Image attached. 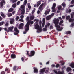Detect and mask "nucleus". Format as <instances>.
Instances as JSON below:
<instances>
[{
	"label": "nucleus",
	"instance_id": "nucleus-1",
	"mask_svg": "<svg viewBox=\"0 0 74 74\" xmlns=\"http://www.w3.org/2000/svg\"><path fill=\"white\" fill-rule=\"evenodd\" d=\"M59 20L58 19H55L53 20L54 23L56 27V30L58 31H62L63 30V27L60 28V26L58 25L59 24Z\"/></svg>",
	"mask_w": 74,
	"mask_h": 74
},
{
	"label": "nucleus",
	"instance_id": "nucleus-2",
	"mask_svg": "<svg viewBox=\"0 0 74 74\" xmlns=\"http://www.w3.org/2000/svg\"><path fill=\"white\" fill-rule=\"evenodd\" d=\"M35 29H37L38 30L37 31V33H40V32L42 31V27L41 25H38V24L36 23L35 26ZM39 31V32L38 31Z\"/></svg>",
	"mask_w": 74,
	"mask_h": 74
},
{
	"label": "nucleus",
	"instance_id": "nucleus-3",
	"mask_svg": "<svg viewBox=\"0 0 74 74\" xmlns=\"http://www.w3.org/2000/svg\"><path fill=\"white\" fill-rule=\"evenodd\" d=\"M26 20L27 21V23L25 25L26 27V30H28V29H29V26L30 25V20H29V17H27L26 18Z\"/></svg>",
	"mask_w": 74,
	"mask_h": 74
},
{
	"label": "nucleus",
	"instance_id": "nucleus-4",
	"mask_svg": "<svg viewBox=\"0 0 74 74\" xmlns=\"http://www.w3.org/2000/svg\"><path fill=\"white\" fill-rule=\"evenodd\" d=\"M56 3L53 4V6L51 8V9L52 10L53 12H55L56 10H55V8H56Z\"/></svg>",
	"mask_w": 74,
	"mask_h": 74
},
{
	"label": "nucleus",
	"instance_id": "nucleus-5",
	"mask_svg": "<svg viewBox=\"0 0 74 74\" xmlns=\"http://www.w3.org/2000/svg\"><path fill=\"white\" fill-rule=\"evenodd\" d=\"M14 31L16 32L14 33V35H18L19 32V30H18V28L17 27H15Z\"/></svg>",
	"mask_w": 74,
	"mask_h": 74
},
{
	"label": "nucleus",
	"instance_id": "nucleus-6",
	"mask_svg": "<svg viewBox=\"0 0 74 74\" xmlns=\"http://www.w3.org/2000/svg\"><path fill=\"white\" fill-rule=\"evenodd\" d=\"M5 1L4 0H2L1 2H0V5H1V7H3V4H5Z\"/></svg>",
	"mask_w": 74,
	"mask_h": 74
},
{
	"label": "nucleus",
	"instance_id": "nucleus-7",
	"mask_svg": "<svg viewBox=\"0 0 74 74\" xmlns=\"http://www.w3.org/2000/svg\"><path fill=\"white\" fill-rule=\"evenodd\" d=\"M31 55H29V57H32V56H34L35 54V51H32L30 53Z\"/></svg>",
	"mask_w": 74,
	"mask_h": 74
},
{
	"label": "nucleus",
	"instance_id": "nucleus-8",
	"mask_svg": "<svg viewBox=\"0 0 74 74\" xmlns=\"http://www.w3.org/2000/svg\"><path fill=\"white\" fill-rule=\"evenodd\" d=\"M24 26L23 23H21L19 25V29H23V27Z\"/></svg>",
	"mask_w": 74,
	"mask_h": 74
},
{
	"label": "nucleus",
	"instance_id": "nucleus-9",
	"mask_svg": "<svg viewBox=\"0 0 74 74\" xmlns=\"http://www.w3.org/2000/svg\"><path fill=\"white\" fill-rule=\"evenodd\" d=\"M63 22H64V21H63V20H62L60 21V22H59L58 24L59 25H60L61 26H63L64 25L63 23Z\"/></svg>",
	"mask_w": 74,
	"mask_h": 74
},
{
	"label": "nucleus",
	"instance_id": "nucleus-10",
	"mask_svg": "<svg viewBox=\"0 0 74 74\" xmlns=\"http://www.w3.org/2000/svg\"><path fill=\"white\" fill-rule=\"evenodd\" d=\"M13 29H14V27L13 26L9 27L8 28V32H9L10 31V32H12V30H13Z\"/></svg>",
	"mask_w": 74,
	"mask_h": 74
},
{
	"label": "nucleus",
	"instance_id": "nucleus-11",
	"mask_svg": "<svg viewBox=\"0 0 74 74\" xmlns=\"http://www.w3.org/2000/svg\"><path fill=\"white\" fill-rule=\"evenodd\" d=\"M45 4V3H42L39 6V10H42V7H43V6Z\"/></svg>",
	"mask_w": 74,
	"mask_h": 74
},
{
	"label": "nucleus",
	"instance_id": "nucleus-12",
	"mask_svg": "<svg viewBox=\"0 0 74 74\" xmlns=\"http://www.w3.org/2000/svg\"><path fill=\"white\" fill-rule=\"evenodd\" d=\"M15 22V19L14 18H12L10 19V24H13V23H14Z\"/></svg>",
	"mask_w": 74,
	"mask_h": 74
},
{
	"label": "nucleus",
	"instance_id": "nucleus-13",
	"mask_svg": "<svg viewBox=\"0 0 74 74\" xmlns=\"http://www.w3.org/2000/svg\"><path fill=\"white\" fill-rule=\"evenodd\" d=\"M11 58L12 59H15L16 58V55L14 54H12L11 55Z\"/></svg>",
	"mask_w": 74,
	"mask_h": 74
},
{
	"label": "nucleus",
	"instance_id": "nucleus-14",
	"mask_svg": "<svg viewBox=\"0 0 74 74\" xmlns=\"http://www.w3.org/2000/svg\"><path fill=\"white\" fill-rule=\"evenodd\" d=\"M5 71H7V73H10V69H9V68H6L5 69Z\"/></svg>",
	"mask_w": 74,
	"mask_h": 74
},
{
	"label": "nucleus",
	"instance_id": "nucleus-15",
	"mask_svg": "<svg viewBox=\"0 0 74 74\" xmlns=\"http://www.w3.org/2000/svg\"><path fill=\"white\" fill-rule=\"evenodd\" d=\"M18 68L19 67L15 66L13 68V70L14 71H16V70H17Z\"/></svg>",
	"mask_w": 74,
	"mask_h": 74
},
{
	"label": "nucleus",
	"instance_id": "nucleus-16",
	"mask_svg": "<svg viewBox=\"0 0 74 74\" xmlns=\"http://www.w3.org/2000/svg\"><path fill=\"white\" fill-rule=\"evenodd\" d=\"M41 1H39L37 2V4L36 5L37 7H39L40 5L41 4Z\"/></svg>",
	"mask_w": 74,
	"mask_h": 74
},
{
	"label": "nucleus",
	"instance_id": "nucleus-17",
	"mask_svg": "<svg viewBox=\"0 0 74 74\" xmlns=\"http://www.w3.org/2000/svg\"><path fill=\"white\" fill-rule=\"evenodd\" d=\"M30 19L31 21L33 20L34 19V15L30 16H29Z\"/></svg>",
	"mask_w": 74,
	"mask_h": 74
},
{
	"label": "nucleus",
	"instance_id": "nucleus-18",
	"mask_svg": "<svg viewBox=\"0 0 74 74\" xmlns=\"http://www.w3.org/2000/svg\"><path fill=\"white\" fill-rule=\"evenodd\" d=\"M1 16H2V17H3V18H5L6 16L5 15V14L1 12Z\"/></svg>",
	"mask_w": 74,
	"mask_h": 74
},
{
	"label": "nucleus",
	"instance_id": "nucleus-19",
	"mask_svg": "<svg viewBox=\"0 0 74 74\" xmlns=\"http://www.w3.org/2000/svg\"><path fill=\"white\" fill-rule=\"evenodd\" d=\"M18 0H10V2L12 4H13L14 3H16Z\"/></svg>",
	"mask_w": 74,
	"mask_h": 74
},
{
	"label": "nucleus",
	"instance_id": "nucleus-20",
	"mask_svg": "<svg viewBox=\"0 0 74 74\" xmlns=\"http://www.w3.org/2000/svg\"><path fill=\"white\" fill-rule=\"evenodd\" d=\"M14 11V9L12 8H10L9 10H8V12H11L12 11Z\"/></svg>",
	"mask_w": 74,
	"mask_h": 74
},
{
	"label": "nucleus",
	"instance_id": "nucleus-21",
	"mask_svg": "<svg viewBox=\"0 0 74 74\" xmlns=\"http://www.w3.org/2000/svg\"><path fill=\"white\" fill-rule=\"evenodd\" d=\"M71 33V32L70 31H68L65 32V34H70Z\"/></svg>",
	"mask_w": 74,
	"mask_h": 74
},
{
	"label": "nucleus",
	"instance_id": "nucleus-22",
	"mask_svg": "<svg viewBox=\"0 0 74 74\" xmlns=\"http://www.w3.org/2000/svg\"><path fill=\"white\" fill-rule=\"evenodd\" d=\"M46 69V68H44L42 69H41L40 70V73H44V71H45V70Z\"/></svg>",
	"mask_w": 74,
	"mask_h": 74
},
{
	"label": "nucleus",
	"instance_id": "nucleus-23",
	"mask_svg": "<svg viewBox=\"0 0 74 74\" xmlns=\"http://www.w3.org/2000/svg\"><path fill=\"white\" fill-rule=\"evenodd\" d=\"M21 8L22 9V10H25V6L24 5H23L21 6Z\"/></svg>",
	"mask_w": 74,
	"mask_h": 74
},
{
	"label": "nucleus",
	"instance_id": "nucleus-24",
	"mask_svg": "<svg viewBox=\"0 0 74 74\" xmlns=\"http://www.w3.org/2000/svg\"><path fill=\"white\" fill-rule=\"evenodd\" d=\"M52 18V16H49L46 17V19L47 20H49V19H51V18Z\"/></svg>",
	"mask_w": 74,
	"mask_h": 74
},
{
	"label": "nucleus",
	"instance_id": "nucleus-25",
	"mask_svg": "<svg viewBox=\"0 0 74 74\" xmlns=\"http://www.w3.org/2000/svg\"><path fill=\"white\" fill-rule=\"evenodd\" d=\"M25 31H24L23 32V34H26V32H27V31H28V30H29V27H28V30H26V27H25Z\"/></svg>",
	"mask_w": 74,
	"mask_h": 74
},
{
	"label": "nucleus",
	"instance_id": "nucleus-26",
	"mask_svg": "<svg viewBox=\"0 0 74 74\" xmlns=\"http://www.w3.org/2000/svg\"><path fill=\"white\" fill-rule=\"evenodd\" d=\"M71 70V69L70 67H68L66 69V71H67L69 72Z\"/></svg>",
	"mask_w": 74,
	"mask_h": 74
},
{
	"label": "nucleus",
	"instance_id": "nucleus-27",
	"mask_svg": "<svg viewBox=\"0 0 74 74\" xmlns=\"http://www.w3.org/2000/svg\"><path fill=\"white\" fill-rule=\"evenodd\" d=\"M66 12L67 13H70V12H71V9H69L68 11V10H67L66 11Z\"/></svg>",
	"mask_w": 74,
	"mask_h": 74
},
{
	"label": "nucleus",
	"instance_id": "nucleus-28",
	"mask_svg": "<svg viewBox=\"0 0 74 74\" xmlns=\"http://www.w3.org/2000/svg\"><path fill=\"white\" fill-rule=\"evenodd\" d=\"M74 21V18L73 19H72V18H70L69 20V22H73Z\"/></svg>",
	"mask_w": 74,
	"mask_h": 74
},
{
	"label": "nucleus",
	"instance_id": "nucleus-29",
	"mask_svg": "<svg viewBox=\"0 0 74 74\" xmlns=\"http://www.w3.org/2000/svg\"><path fill=\"white\" fill-rule=\"evenodd\" d=\"M58 10H63V8H62V7L60 6L58 7Z\"/></svg>",
	"mask_w": 74,
	"mask_h": 74
},
{
	"label": "nucleus",
	"instance_id": "nucleus-30",
	"mask_svg": "<svg viewBox=\"0 0 74 74\" xmlns=\"http://www.w3.org/2000/svg\"><path fill=\"white\" fill-rule=\"evenodd\" d=\"M70 66L72 67V68H74V63H72L70 64Z\"/></svg>",
	"mask_w": 74,
	"mask_h": 74
},
{
	"label": "nucleus",
	"instance_id": "nucleus-31",
	"mask_svg": "<svg viewBox=\"0 0 74 74\" xmlns=\"http://www.w3.org/2000/svg\"><path fill=\"white\" fill-rule=\"evenodd\" d=\"M12 7L13 8H16V3L13 4Z\"/></svg>",
	"mask_w": 74,
	"mask_h": 74
},
{
	"label": "nucleus",
	"instance_id": "nucleus-32",
	"mask_svg": "<svg viewBox=\"0 0 74 74\" xmlns=\"http://www.w3.org/2000/svg\"><path fill=\"white\" fill-rule=\"evenodd\" d=\"M61 43L63 44V45H64V44H66V43L64 41V40H62L61 41Z\"/></svg>",
	"mask_w": 74,
	"mask_h": 74
},
{
	"label": "nucleus",
	"instance_id": "nucleus-33",
	"mask_svg": "<svg viewBox=\"0 0 74 74\" xmlns=\"http://www.w3.org/2000/svg\"><path fill=\"white\" fill-rule=\"evenodd\" d=\"M12 15V13H8V17H10Z\"/></svg>",
	"mask_w": 74,
	"mask_h": 74
},
{
	"label": "nucleus",
	"instance_id": "nucleus-34",
	"mask_svg": "<svg viewBox=\"0 0 74 74\" xmlns=\"http://www.w3.org/2000/svg\"><path fill=\"white\" fill-rule=\"evenodd\" d=\"M34 73H38V70L36 68H35L34 69Z\"/></svg>",
	"mask_w": 74,
	"mask_h": 74
},
{
	"label": "nucleus",
	"instance_id": "nucleus-35",
	"mask_svg": "<svg viewBox=\"0 0 74 74\" xmlns=\"http://www.w3.org/2000/svg\"><path fill=\"white\" fill-rule=\"evenodd\" d=\"M24 5H26V4L27 3V0H25L24 1Z\"/></svg>",
	"mask_w": 74,
	"mask_h": 74
},
{
	"label": "nucleus",
	"instance_id": "nucleus-36",
	"mask_svg": "<svg viewBox=\"0 0 74 74\" xmlns=\"http://www.w3.org/2000/svg\"><path fill=\"white\" fill-rule=\"evenodd\" d=\"M57 74H63V72L59 71L58 72Z\"/></svg>",
	"mask_w": 74,
	"mask_h": 74
},
{
	"label": "nucleus",
	"instance_id": "nucleus-37",
	"mask_svg": "<svg viewBox=\"0 0 74 74\" xmlns=\"http://www.w3.org/2000/svg\"><path fill=\"white\" fill-rule=\"evenodd\" d=\"M62 70L64 71L65 69H66V66H63L62 67Z\"/></svg>",
	"mask_w": 74,
	"mask_h": 74
},
{
	"label": "nucleus",
	"instance_id": "nucleus-38",
	"mask_svg": "<svg viewBox=\"0 0 74 74\" xmlns=\"http://www.w3.org/2000/svg\"><path fill=\"white\" fill-rule=\"evenodd\" d=\"M70 18V16L69 15L66 16V19L67 20H69V19Z\"/></svg>",
	"mask_w": 74,
	"mask_h": 74
},
{
	"label": "nucleus",
	"instance_id": "nucleus-39",
	"mask_svg": "<svg viewBox=\"0 0 74 74\" xmlns=\"http://www.w3.org/2000/svg\"><path fill=\"white\" fill-rule=\"evenodd\" d=\"M70 26L71 27H73V26H74V22L73 23L71 24Z\"/></svg>",
	"mask_w": 74,
	"mask_h": 74
},
{
	"label": "nucleus",
	"instance_id": "nucleus-40",
	"mask_svg": "<svg viewBox=\"0 0 74 74\" xmlns=\"http://www.w3.org/2000/svg\"><path fill=\"white\" fill-rule=\"evenodd\" d=\"M35 10H36V9L34 8V9L32 11V15H33V14L34 13V12H35Z\"/></svg>",
	"mask_w": 74,
	"mask_h": 74
},
{
	"label": "nucleus",
	"instance_id": "nucleus-41",
	"mask_svg": "<svg viewBox=\"0 0 74 74\" xmlns=\"http://www.w3.org/2000/svg\"><path fill=\"white\" fill-rule=\"evenodd\" d=\"M20 18L19 17V16H17L16 17V21H18V20Z\"/></svg>",
	"mask_w": 74,
	"mask_h": 74
},
{
	"label": "nucleus",
	"instance_id": "nucleus-42",
	"mask_svg": "<svg viewBox=\"0 0 74 74\" xmlns=\"http://www.w3.org/2000/svg\"><path fill=\"white\" fill-rule=\"evenodd\" d=\"M49 13V12H48V11H46L45 12V15H47Z\"/></svg>",
	"mask_w": 74,
	"mask_h": 74
},
{
	"label": "nucleus",
	"instance_id": "nucleus-43",
	"mask_svg": "<svg viewBox=\"0 0 74 74\" xmlns=\"http://www.w3.org/2000/svg\"><path fill=\"white\" fill-rule=\"evenodd\" d=\"M22 11H23L21 13V14H22V15L25 14V10H22Z\"/></svg>",
	"mask_w": 74,
	"mask_h": 74
},
{
	"label": "nucleus",
	"instance_id": "nucleus-44",
	"mask_svg": "<svg viewBox=\"0 0 74 74\" xmlns=\"http://www.w3.org/2000/svg\"><path fill=\"white\" fill-rule=\"evenodd\" d=\"M4 22L3 21H2L1 23L0 22V26H1V25H3Z\"/></svg>",
	"mask_w": 74,
	"mask_h": 74
},
{
	"label": "nucleus",
	"instance_id": "nucleus-45",
	"mask_svg": "<svg viewBox=\"0 0 74 74\" xmlns=\"http://www.w3.org/2000/svg\"><path fill=\"white\" fill-rule=\"evenodd\" d=\"M60 65H59V64H56V68H58V67H59Z\"/></svg>",
	"mask_w": 74,
	"mask_h": 74
},
{
	"label": "nucleus",
	"instance_id": "nucleus-46",
	"mask_svg": "<svg viewBox=\"0 0 74 74\" xmlns=\"http://www.w3.org/2000/svg\"><path fill=\"white\" fill-rule=\"evenodd\" d=\"M71 17L72 19L74 18V15L73 14V13L71 14Z\"/></svg>",
	"mask_w": 74,
	"mask_h": 74
},
{
	"label": "nucleus",
	"instance_id": "nucleus-47",
	"mask_svg": "<svg viewBox=\"0 0 74 74\" xmlns=\"http://www.w3.org/2000/svg\"><path fill=\"white\" fill-rule=\"evenodd\" d=\"M5 72L4 71H2L1 73V74H5Z\"/></svg>",
	"mask_w": 74,
	"mask_h": 74
},
{
	"label": "nucleus",
	"instance_id": "nucleus-48",
	"mask_svg": "<svg viewBox=\"0 0 74 74\" xmlns=\"http://www.w3.org/2000/svg\"><path fill=\"white\" fill-rule=\"evenodd\" d=\"M20 3H21V2H20V1H18L16 3L17 5H19Z\"/></svg>",
	"mask_w": 74,
	"mask_h": 74
},
{
	"label": "nucleus",
	"instance_id": "nucleus-49",
	"mask_svg": "<svg viewBox=\"0 0 74 74\" xmlns=\"http://www.w3.org/2000/svg\"><path fill=\"white\" fill-rule=\"evenodd\" d=\"M62 5L63 6V7H66V4L64 3H63L62 4Z\"/></svg>",
	"mask_w": 74,
	"mask_h": 74
},
{
	"label": "nucleus",
	"instance_id": "nucleus-50",
	"mask_svg": "<svg viewBox=\"0 0 74 74\" xmlns=\"http://www.w3.org/2000/svg\"><path fill=\"white\" fill-rule=\"evenodd\" d=\"M8 25H9V24H8V23L6 22V24H5V25L6 27H7V26H8Z\"/></svg>",
	"mask_w": 74,
	"mask_h": 74
},
{
	"label": "nucleus",
	"instance_id": "nucleus-51",
	"mask_svg": "<svg viewBox=\"0 0 74 74\" xmlns=\"http://www.w3.org/2000/svg\"><path fill=\"white\" fill-rule=\"evenodd\" d=\"M71 4H74V0H72L71 2Z\"/></svg>",
	"mask_w": 74,
	"mask_h": 74
},
{
	"label": "nucleus",
	"instance_id": "nucleus-52",
	"mask_svg": "<svg viewBox=\"0 0 74 74\" xmlns=\"http://www.w3.org/2000/svg\"><path fill=\"white\" fill-rule=\"evenodd\" d=\"M26 55H28L29 57V55H29V51H27Z\"/></svg>",
	"mask_w": 74,
	"mask_h": 74
},
{
	"label": "nucleus",
	"instance_id": "nucleus-53",
	"mask_svg": "<svg viewBox=\"0 0 74 74\" xmlns=\"http://www.w3.org/2000/svg\"><path fill=\"white\" fill-rule=\"evenodd\" d=\"M53 71H54V73H56V74H58V72H57V71L56 70H54Z\"/></svg>",
	"mask_w": 74,
	"mask_h": 74
},
{
	"label": "nucleus",
	"instance_id": "nucleus-54",
	"mask_svg": "<svg viewBox=\"0 0 74 74\" xmlns=\"http://www.w3.org/2000/svg\"><path fill=\"white\" fill-rule=\"evenodd\" d=\"M3 29L4 30H5V31H6L7 32H8V30H7V28H4Z\"/></svg>",
	"mask_w": 74,
	"mask_h": 74
},
{
	"label": "nucleus",
	"instance_id": "nucleus-55",
	"mask_svg": "<svg viewBox=\"0 0 74 74\" xmlns=\"http://www.w3.org/2000/svg\"><path fill=\"white\" fill-rule=\"evenodd\" d=\"M24 17V16H23V15H22L20 16V18L21 19H23V18Z\"/></svg>",
	"mask_w": 74,
	"mask_h": 74
},
{
	"label": "nucleus",
	"instance_id": "nucleus-56",
	"mask_svg": "<svg viewBox=\"0 0 74 74\" xmlns=\"http://www.w3.org/2000/svg\"><path fill=\"white\" fill-rule=\"evenodd\" d=\"M50 29H53V26L52 25H50Z\"/></svg>",
	"mask_w": 74,
	"mask_h": 74
},
{
	"label": "nucleus",
	"instance_id": "nucleus-57",
	"mask_svg": "<svg viewBox=\"0 0 74 74\" xmlns=\"http://www.w3.org/2000/svg\"><path fill=\"white\" fill-rule=\"evenodd\" d=\"M29 23H30V24H31V25L33 24V21H29Z\"/></svg>",
	"mask_w": 74,
	"mask_h": 74
},
{
	"label": "nucleus",
	"instance_id": "nucleus-58",
	"mask_svg": "<svg viewBox=\"0 0 74 74\" xmlns=\"http://www.w3.org/2000/svg\"><path fill=\"white\" fill-rule=\"evenodd\" d=\"M51 67H55V65L54 64H53L51 66Z\"/></svg>",
	"mask_w": 74,
	"mask_h": 74
},
{
	"label": "nucleus",
	"instance_id": "nucleus-59",
	"mask_svg": "<svg viewBox=\"0 0 74 74\" xmlns=\"http://www.w3.org/2000/svg\"><path fill=\"white\" fill-rule=\"evenodd\" d=\"M21 59L22 61H23V62L24 61V58H23V57H22L21 58Z\"/></svg>",
	"mask_w": 74,
	"mask_h": 74
},
{
	"label": "nucleus",
	"instance_id": "nucleus-60",
	"mask_svg": "<svg viewBox=\"0 0 74 74\" xmlns=\"http://www.w3.org/2000/svg\"><path fill=\"white\" fill-rule=\"evenodd\" d=\"M28 8H29V10H30V9H31V7L30 5H29L28 6Z\"/></svg>",
	"mask_w": 74,
	"mask_h": 74
},
{
	"label": "nucleus",
	"instance_id": "nucleus-61",
	"mask_svg": "<svg viewBox=\"0 0 74 74\" xmlns=\"http://www.w3.org/2000/svg\"><path fill=\"white\" fill-rule=\"evenodd\" d=\"M3 20V18L0 16V21H1Z\"/></svg>",
	"mask_w": 74,
	"mask_h": 74
},
{
	"label": "nucleus",
	"instance_id": "nucleus-62",
	"mask_svg": "<svg viewBox=\"0 0 74 74\" xmlns=\"http://www.w3.org/2000/svg\"><path fill=\"white\" fill-rule=\"evenodd\" d=\"M45 18H43L42 20L43 23H45Z\"/></svg>",
	"mask_w": 74,
	"mask_h": 74
},
{
	"label": "nucleus",
	"instance_id": "nucleus-63",
	"mask_svg": "<svg viewBox=\"0 0 74 74\" xmlns=\"http://www.w3.org/2000/svg\"><path fill=\"white\" fill-rule=\"evenodd\" d=\"M62 17L63 19H65V16H62Z\"/></svg>",
	"mask_w": 74,
	"mask_h": 74
},
{
	"label": "nucleus",
	"instance_id": "nucleus-64",
	"mask_svg": "<svg viewBox=\"0 0 74 74\" xmlns=\"http://www.w3.org/2000/svg\"><path fill=\"white\" fill-rule=\"evenodd\" d=\"M43 30L44 31H47V28H43Z\"/></svg>",
	"mask_w": 74,
	"mask_h": 74
}]
</instances>
